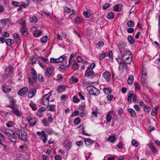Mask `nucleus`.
Instances as JSON below:
<instances>
[{"instance_id":"nucleus-11","label":"nucleus","mask_w":160,"mask_h":160,"mask_svg":"<svg viewBox=\"0 0 160 160\" xmlns=\"http://www.w3.org/2000/svg\"><path fill=\"white\" fill-rule=\"evenodd\" d=\"M27 120L29 122V123L32 127L34 126L36 123V120L34 118H27Z\"/></svg>"},{"instance_id":"nucleus-31","label":"nucleus","mask_w":160,"mask_h":160,"mask_svg":"<svg viewBox=\"0 0 160 160\" xmlns=\"http://www.w3.org/2000/svg\"><path fill=\"white\" fill-rule=\"evenodd\" d=\"M41 139L42 140L44 143H45L47 140V135L46 134H42L41 138Z\"/></svg>"},{"instance_id":"nucleus-64","label":"nucleus","mask_w":160,"mask_h":160,"mask_svg":"<svg viewBox=\"0 0 160 160\" xmlns=\"http://www.w3.org/2000/svg\"><path fill=\"white\" fill-rule=\"evenodd\" d=\"M43 160H49V157L48 156L44 155L42 156Z\"/></svg>"},{"instance_id":"nucleus-8","label":"nucleus","mask_w":160,"mask_h":160,"mask_svg":"<svg viewBox=\"0 0 160 160\" xmlns=\"http://www.w3.org/2000/svg\"><path fill=\"white\" fill-rule=\"evenodd\" d=\"M28 91V89L27 88L24 87L21 89L18 92V94L21 96L26 94Z\"/></svg>"},{"instance_id":"nucleus-46","label":"nucleus","mask_w":160,"mask_h":160,"mask_svg":"<svg viewBox=\"0 0 160 160\" xmlns=\"http://www.w3.org/2000/svg\"><path fill=\"white\" fill-rule=\"evenodd\" d=\"M104 42L102 41H100L99 42L98 44L96 45V48H100L101 47H102L104 45Z\"/></svg>"},{"instance_id":"nucleus-23","label":"nucleus","mask_w":160,"mask_h":160,"mask_svg":"<svg viewBox=\"0 0 160 160\" xmlns=\"http://www.w3.org/2000/svg\"><path fill=\"white\" fill-rule=\"evenodd\" d=\"M5 133L8 136L11 137L12 134L13 133V131L10 129H7L5 131Z\"/></svg>"},{"instance_id":"nucleus-6","label":"nucleus","mask_w":160,"mask_h":160,"mask_svg":"<svg viewBox=\"0 0 160 160\" xmlns=\"http://www.w3.org/2000/svg\"><path fill=\"white\" fill-rule=\"evenodd\" d=\"M19 138L23 140H26L27 139V134L26 132L22 130L18 131Z\"/></svg>"},{"instance_id":"nucleus-25","label":"nucleus","mask_w":160,"mask_h":160,"mask_svg":"<svg viewBox=\"0 0 160 160\" xmlns=\"http://www.w3.org/2000/svg\"><path fill=\"white\" fill-rule=\"evenodd\" d=\"M125 62L127 64H130L132 61V56H128L123 59Z\"/></svg>"},{"instance_id":"nucleus-2","label":"nucleus","mask_w":160,"mask_h":160,"mask_svg":"<svg viewBox=\"0 0 160 160\" xmlns=\"http://www.w3.org/2000/svg\"><path fill=\"white\" fill-rule=\"evenodd\" d=\"M32 79L30 78H28L29 82L32 84L34 82H35L37 79V76L36 72L34 69H32L31 73Z\"/></svg>"},{"instance_id":"nucleus-63","label":"nucleus","mask_w":160,"mask_h":160,"mask_svg":"<svg viewBox=\"0 0 160 160\" xmlns=\"http://www.w3.org/2000/svg\"><path fill=\"white\" fill-rule=\"evenodd\" d=\"M113 98V95H108L107 96V99L109 100V101H111L112 100Z\"/></svg>"},{"instance_id":"nucleus-58","label":"nucleus","mask_w":160,"mask_h":160,"mask_svg":"<svg viewBox=\"0 0 160 160\" xmlns=\"http://www.w3.org/2000/svg\"><path fill=\"white\" fill-rule=\"evenodd\" d=\"M42 122L45 126H48L49 125L48 122L45 119L43 120L42 121Z\"/></svg>"},{"instance_id":"nucleus-16","label":"nucleus","mask_w":160,"mask_h":160,"mask_svg":"<svg viewBox=\"0 0 160 160\" xmlns=\"http://www.w3.org/2000/svg\"><path fill=\"white\" fill-rule=\"evenodd\" d=\"M104 78L107 81H109L111 77V74L108 72H105L103 74Z\"/></svg>"},{"instance_id":"nucleus-47","label":"nucleus","mask_w":160,"mask_h":160,"mask_svg":"<svg viewBox=\"0 0 160 160\" xmlns=\"http://www.w3.org/2000/svg\"><path fill=\"white\" fill-rule=\"evenodd\" d=\"M13 37L14 38V39L17 41L18 42V41L19 39H20V35L19 34L15 33L13 34Z\"/></svg>"},{"instance_id":"nucleus-49","label":"nucleus","mask_w":160,"mask_h":160,"mask_svg":"<svg viewBox=\"0 0 160 160\" xmlns=\"http://www.w3.org/2000/svg\"><path fill=\"white\" fill-rule=\"evenodd\" d=\"M110 6V4L108 3H105L104 4L102 7V8L103 10H106Z\"/></svg>"},{"instance_id":"nucleus-35","label":"nucleus","mask_w":160,"mask_h":160,"mask_svg":"<svg viewBox=\"0 0 160 160\" xmlns=\"http://www.w3.org/2000/svg\"><path fill=\"white\" fill-rule=\"evenodd\" d=\"M19 136L18 135V133L15 132H14L13 131V133L12 134L11 137L12 138L16 139L19 138Z\"/></svg>"},{"instance_id":"nucleus-13","label":"nucleus","mask_w":160,"mask_h":160,"mask_svg":"<svg viewBox=\"0 0 160 160\" xmlns=\"http://www.w3.org/2000/svg\"><path fill=\"white\" fill-rule=\"evenodd\" d=\"M12 88V87L11 85L4 84L3 87V90L4 92H6L11 90Z\"/></svg>"},{"instance_id":"nucleus-42","label":"nucleus","mask_w":160,"mask_h":160,"mask_svg":"<svg viewBox=\"0 0 160 160\" xmlns=\"http://www.w3.org/2000/svg\"><path fill=\"white\" fill-rule=\"evenodd\" d=\"M127 24L129 27H132L134 26V23L132 21H129L127 22Z\"/></svg>"},{"instance_id":"nucleus-44","label":"nucleus","mask_w":160,"mask_h":160,"mask_svg":"<svg viewBox=\"0 0 160 160\" xmlns=\"http://www.w3.org/2000/svg\"><path fill=\"white\" fill-rule=\"evenodd\" d=\"M143 109L144 111L146 112H149L150 110V108L145 104L143 105Z\"/></svg>"},{"instance_id":"nucleus-52","label":"nucleus","mask_w":160,"mask_h":160,"mask_svg":"<svg viewBox=\"0 0 160 160\" xmlns=\"http://www.w3.org/2000/svg\"><path fill=\"white\" fill-rule=\"evenodd\" d=\"M132 146H133L135 147H137L138 146V143L135 139L132 140Z\"/></svg>"},{"instance_id":"nucleus-17","label":"nucleus","mask_w":160,"mask_h":160,"mask_svg":"<svg viewBox=\"0 0 160 160\" xmlns=\"http://www.w3.org/2000/svg\"><path fill=\"white\" fill-rule=\"evenodd\" d=\"M132 55V53L129 51H125L122 55V58L123 59H124L125 58L128 56H130Z\"/></svg>"},{"instance_id":"nucleus-19","label":"nucleus","mask_w":160,"mask_h":160,"mask_svg":"<svg viewBox=\"0 0 160 160\" xmlns=\"http://www.w3.org/2000/svg\"><path fill=\"white\" fill-rule=\"evenodd\" d=\"M9 107L11 108L14 114L18 116H20L21 115V113L19 111L16 109L13 106H9Z\"/></svg>"},{"instance_id":"nucleus-1","label":"nucleus","mask_w":160,"mask_h":160,"mask_svg":"<svg viewBox=\"0 0 160 160\" xmlns=\"http://www.w3.org/2000/svg\"><path fill=\"white\" fill-rule=\"evenodd\" d=\"M86 89L90 94L93 96H97L100 93L98 89L92 85L88 86Z\"/></svg>"},{"instance_id":"nucleus-7","label":"nucleus","mask_w":160,"mask_h":160,"mask_svg":"<svg viewBox=\"0 0 160 160\" xmlns=\"http://www.w3.org/2000/svg\"><path fill=\"white\" fill-rule=\"evenodd\" d=\"M132 97H133V101L136 102L137 101V96L135 95H133L132 91H130L129 92L128 97V102H131Z\"/></svg>"},{"instance_id":"nucleus-32","label":"nucleus","mask_w":160,"mask_h":160,"mask_svg":"<svg viewBox=\"0 0 160 160\" xmlns=\"http://www.w3.org/2000/svg\"><path fill=\"white\" fill-rule=\"evenodd\" d=\"M133 80V77L132 75H130L128 79V82L129 84H132Z\"/></svg>"},{"instance_id":"nucleus-18","label":"nucleus","mask_w":160,"mask_h":160,"mask_svg":"<svg viewBox=\"0 0 160 160\" xmlns=\"http://www.w3.org/2000/svg\"><path fill=\"white\" fill-rule=\"evenodd\" d=\"M36 90L33 89L29 91V93L28 94V97L29 98H32L36 94Z\"/></svg>"},{"instance_id":"nucleus-50","label":"nucleus","mask_w":160,"mask_h":160,"mask_svg":"<svg viewBox=\"0 0 160 160\" xmlns=\"http://www.w3.org/2000/svg\"><path fill=\"white\" fill-rule=\"evenodd\" d=\"M107 54L106 53L101 54L99 58V59L100 61H102V59L107 55Z\"/></svg>"},{"instance_id":"nucleus-54","label":"nucleus","mask_w":160,"mask_h":160,"mask_svg":"<svg viewBox=\"0 0 160 160\" xmlns=\"http://www.w3.org/2000/svg\"><path fill=\"white\" fill-rule=\"evenodd\" d=\"M30 105L33 110H36V105L33 102H32L30 103Z\"/></svg>"},{"instance_id":"nucleus-41","label":"nucleus","mask_w":160,"mask_h":160,"mask_svg":"<svg viewBox=\"0 0 160 160\" xmlns=\"http://www.w3.org/2000/svg\"><path fill=\"white\" fill-rule=\"evenodd\" d=\"M83 14L86 18H89L91 16V14L88 11L84 12Z\"/></svg>"},{"instance_id":"nucleus-45","label":"nucleus","mask_w":160,"mask_h":160,"mask_svg":"<svg viewBox=\"0 0 160 160\" xmlns=\"http://www.w3.org/2000/svg\"><path fill=\"white\" fill-rule=\"evenodd\" d=\"M6 125L7 127L10 128L13 126L14 123L12 121H9L6 123Z\"/></svg>"},{"instance_id":"nucleus-12","label":"nucleus","mask_w":160,"mask_h":160,"mask_svg":"<svg viewBox=\"0 0 160 160\" xmlns=\"http://www.w3.org/2000/svg\"><path fill=\"white\" fill-rule=\"evenodd\" d=\"M148 146L153 152L155 153L156 152V149L154 147V144L152 142H150L148 144Z\"/></svg>"},{"instance_id":"nucleus-26","label":"nucleus","mask_w":160,"mask_h":160,"mask_svg":"<svg viewBox=\"0 0 160 160\" xmlns=\"http://www.w3.org/2000/svg\"><path fill=\"white\" fill-rule=\"evenodd\" d=\"M128 111L130 113L131 116L132 117H134L136 115V113L135 110L131 108L128 109Z\"/></svg>"},{"instance_id":"nucleus-43","label":"nucleus","mask_w":160,"mask_h":160,"mask_svg":"<svg viewBox=\"0 0 160 160\" xmlns=\"http://www.w3.org/2000/svg\"><path fill=\"white\" fill-rule=\"evenodd\" d=\"M72 66L73 68H74V70H77L78 68V67L76 62L75 61L72 63Z\"/></svg>"},{"instance_id":"nucleus-34","label":"nucleus","mask_w":160,"mask_h":160,"mask_svg":"<svg viewBox=\"0 0 160 160\" xmlns=\"http://www.w3.org/2000/svg\"><path fill=\"white\" fill-rule=\"evenodd\" d=\"M107 18L108 19H112L114 18V14L113 12H109L107 15Z\"/></svg>"},{"instance_id":"nucleus-21","label":"nucleus","mask_w":160,"mask_h":160,"mask_svg":"<svg viewBox=\"0 0 160 160\" xmlns=\"http://www.w3.org/2000/svg\"><path fill=\"white\" fill-rule=\"evenodd\" d=\"M48 111L54 112L55 111L56 105H48V106L46 107Z\"/></svg>"},{"instance_id":"nucleus-59","label":"nucleus","mask_w":160,"mask_h":160,"mask_svg":"<svg viewBox=\"0 0 160 160\" xmlns=\"http://www.w3.org/2000/svg\"><path fill=\"white\" fill-rule=\"evenodd\" d=\"M39 59L40 60L43 61L45 62H48L49 61L48 59L47 58H45L43 57H41L39 58Z\"/></svg>"},{"instance_id":"nucleus-37","label":"nucleus","mask_w":160,"mask_h":160,"mask_svg":"<svg viewBox=\"0 0 160 160\" xmlns=\"http://www.w3.org/2000/svg\"><path fill=\"white\" fill-rule=\"evenodd\" d=\"M128 40L130 44H133L134 42V40L132 39L131 35L128 36Z\"/></svg>"},{"instance_id":"nucleus-10","label":"nucleus","mask_w":160,"mask_h":160,"mask_svg":"<svg viewBox=\"0 0 160 160\" xmlns=\"http://www.w3.org/2000/svg\"><path fill=\"white\" fill-rule=\"evenodd\" d=\"M53 69L52 68H48L45 71L46 76L48 77H50L53 72Z\"/></svg>"},{"instance_id":"nucleus-24","label":"nucleus","mask_w":160,"mask_h":160,"mask_svg":"<svg viewBox=\"0 0 160 160\" xmlns=\"http://www.w3.org/2000/svg\"><path fill=\"white\" fill-rule=\"evenodd\" d=\"M1 22L2 24H4L5 25L7 24L9 25L11 23V20L9 18H7L4 19L2 20Z\"/></svg>"},{"instance_id":"nucleus-15","label":"nucleus","mask_w":160,"mask_h":160,"mask_svg":"<svg viewBox=\"0 0 160 160\" xmlns=\"http://www.w3.org/2000/svg\"><path fill=\"white\" fill-rule=\"evenodd\" d=\"M84 142L86 146H88L93 143V140L89 138H85L84 139Z\"/></svg>"},{"instance_id":"nucleus-60","label":"nucleus","mask_w":160,"mask_h":160,"mask_svg":"<svg viewBox=\"0 0 160 160\" xmlns=\"http://www.w3.org/2000/svg\"><path fill=\"white\" fill-rule=\"evenodd\" d=\"M64 10L65 11L68 13H70L71 12V9L70 8L67 7H66L64 8Z\"/></svg>"},{"instance_id":"nucleus-20","label":"nucleus","mask_w":160,"mask_h":160,"mask_svg":"<svg viewBox=\"0 0 160 160\" xmlns=\"http://www.w3.org/2000/svg\"><path fill=\"white\" fill-rule=\"evenodd\" d=\"M125 62H122V63H120L119 65L118 69L119 71L123 70L124 69H126L127 65L125 64Z\"/></svg>"},{"instance_id":"nucleus-36","label":"nucleus","mask_w":160,"mask_h":160,"mask_svg":"<svg viewBox=\"0 0 160 160\" xmlns=\"http://www.w3.org/2000/svg\"><path fill=\"white\" fill-rule=\"evenodd\" d=\"M115 136H112L109 137L108 140L110 142H113L115 140Z\"/></svg>"},{"instance_id":"nucleus-56","label":"nucleus","mask_w":160,"mask_h":160,"mask_svg":"<svg viewBox=\"0 0 160 160\" xmlns=\"http://www.w3.org/2000/svg\"><path fill=\"white\" fill-rule=\"evenodd\" d=\"M79 114V112L78 110L76 111L73 112L72 114V117H74L78 115Z\"/></svg>"},{"instance_id":"nucleus-51","label":"nucleus","mask_w":160,"mask_h":160,"mask_svg":"<svg viewBox=\"0 0 160 160\" xmlns=\"http://www.w3.org/2000/svg\"><path fill=\"white\" fill-rule=\"evenodd\" d=\"M29 3V0H27L25 2L24 4H22L21 5L22 6H23V8H25L28 5Z\"/></svg>"},{"instance_id":"nucleus-29","label":"nucleus","mask_w":160,"mask_h":160,"mask_svg":"<svg viewBox=\"0 0 160 160\" xmlns=\"http://www.w3.org/2000/svg\"><path fill=\"white\" fill-rule=\"evenodd\" d=\"M21 31L22 33V34L23 35L26 36L28 34V32L27 31V29L26 27H22Z\"/></svg>"},{"instance_id":"nucleus-53","label":"nucleus","mask_w":160,"mask_h":160,"mask_svg":"<svg viewBox=\"0 0 160 160\" xmlns=\"http://www.w3.org/2000/svg\"><path fill=\"white\" fill-rule=\"evenodd\" d=\"M81 121V119L79 118H78L74 120V124L78 125L80 123Z\"/></svg>"},{"instance_id":"nucleus-28","label":"nucleus","mask_w":160,"mask_h":160,"mask_svg":"<svg viewBox=\"0 0 160 160\" xmlns=\"http://www.w3.org/2000/svg\"><path fill=\"white\" fill-rule=\"evenodd\" d=\"M103 90L105 93L107 95L111 94L112 91V90L108 88H104Z\"/></svg>"},{"instance_id":"nucleus-39","label":"nucleus","mask_w":160,"mask_h":160,"mask_svg":"<svg viewBox=\"0 0 160 160\" xmlns=\"http://www.w3.org/2000/svg\"><path fill=\"white\" fill-rule=\"evenodd\" d=\"M48 39V36H45L44 37H43L41 38V42L43 43H46L47 40Z\"/></svg>"},{"instance_id":"nucleus-33","label":"nucleus","mask_w":160,"mask_h":160,"mask_svg":"<svg viewBox=\"0 0 160 160\" xmlns=\"http://www.w3.org/2000/svg\"><path fill=\"white\" fill-rule=\"evenodd\" d=\"M38 21V19L36 16H33L30 18V21L31 23H35Z\"/></svg>"},{"instance_id":"nucleus-61","label":"nucleus","mask_w":160,"mask_h":160,"mask_svg":"<svg viewBox=\"0 0 160 160\" xmlns=\"http://www.w3.org/2000/svg\"><path fill=\"white\" fill-rule=\"evenodd\" d=\"M119 6L118 4H117L113 8V10L116 11H119L118 10Z\"/></svg>"},{"instance_id":"nucleus-38","label":"nucleus","mask_w":160,"mask_h":160,"mask_svg":"<svg viewBox=\"0 0 160 160\" xmlns=\"http://www.w3.org/2000/svg\"><path fill=\"white\" fill-rule=\"evenodd\" d=\"M41 32L39 30L36 31L33 34L35 37H39L41 34Z\"/></svg>"},{"instance_id":"nucleus-40","label":"nucleus","mask_w":160,"mask_h":160,"mask_svg":"<svg viewBox=\"0 0 160 160\" xmlns=\"http://www.w3.org/2000/svg\"><path fill=\"white\" fill-rule=\"evenodd\" d=\"M12 41L13 40L10 39H8L6 40L5 42L8 46H10L13 43Z\"/></svg>"},{"instance_id":"nucleus-4","label":"nucleus","mask_w":160,"mask_h":160,"mask_svg":"<svg viewBox=\"0 0 160 160\" xmlns=\"http://www.w3.org/2000/svg\"><path fill=\"white\" fill-rule=\"evenodd\" d=\"M85 75L88 78H92L95 77L93 71L92 69H90L89 68H88L86 70Z\"/></svg>"},{"instance_id":"nucleus-5","label":"nucleus","mask_w":160,"mask_h":160,"mask_svg":"<svg viewBox=\"0 0 160 160\" xmlns=\"http://www.w3.org/2000/svg\"><path fill=\"white\" fill-rule=\"evenodd\" d=\"M126 46V43L122 42H120L117 45L118 48L121 53H122L125 50Z\"/></svg>"},{"instance_id":"nucleus-27","label":"nucleus","mask_w":160,"mask_h":160,"mask_svg":"<svg viewBox=\"0 0 160 160\" xmlns=\"http://www.w3.org/2000/svg\"><path fill=\"white\" fill-rule=\"evenodd\" d=\"M17 23L20 24L22 27H26L25 22L23 18H22L17 21Z\"/></svg>"},{"instance_id":"nucleus-55","label":"nucleus","mask_w":160,"mask_h":160,"mask_svg":"<svg viewBox=\"0 0 160 160\" xmlns=\"http://www.w3.org/2000/svg\"><path fill=\"white\" fill-rule=\"evenodd\" d=\"M58 60L57 58H51L50 59V62L52 63H58Z\"/></svg>"},{"instance_id":"nucleus-57","label":"nucleus","mask_w":160,"mask_h":160,"mask_svg":"<svg viewBox=\"0 0 160 160\" xmlns=\"http://www.w3.org/2000/svg\"><path fill=\"white\" fill-rule=\"evenodd\" d=\"M12 4L15 7L19 6L20 5V3L18 2H12Z\"/></svg>"},{"instance_id":"nucleus-3","label":"nucleus","mask_w":160,"mask_h":160,"mask_svg":"<svg viewBox=\"0 0 160 160\" xmlns=\"http://www.w3.org/2000/svg\"><path fill=\"white\" fill-rule=\"evenodd\" d=\"M51 96V93H48L43 96L42 98V101L43 104L46 107L48 106L49 102V99Z\"/></svg>"},{"instance_id":"nucleus-48","label":"nucleus","mask_w":160,"mask_h":160,"mask_svg":"<svg viewBox=\"0 0 160 160\" xmlns=\"http://www.w3.org/2000/svg\"><path fill=\"white\" fill-rule=\"evenodd\" d=\"M38 79L40 82H43L44 79L42 76L41 74H38Z\"/></svg>"},{"instance_id":"nucleus-22","label":"nucleus","mask_w":160,"mask_h":160,"mask_svg":"<svg viewBox=\"0 0 160 160\" xmlns=\"http://www.w3.org/2000/svg\"><path fill=\"white\" fill-rule=\"evenodd\" d=\"M65 87L62 85H60L57 88V91L58 93H61L65 91Z\"/></svg>"},{"instance_id":"nucleus-14","label":"nucleus","mask_w":160,"mask_h":160,"mask_svg":"<svg viewBox=\"0 0 160 160\" xmlns=\"http://www.w3.org/2000/svg\"><path fill=\"white\" fill-rule=\"evenodd\" d=\"M113 111H112L109 112L107 114L106 119L107 120V123H109L111 122L112 119V113H113Z\"/></svg>"},{"instance_id":"nucleus-9","label":"nucleus","mask_w":160,"mask_h":160,"mask_svg":"<svg viewBox=\"0 0 160 160\" xmlns=\"http://www.w3.org/2000/svg\"><path fill=\"white\" fill-rule=\"evenodd\" d=\"M145 69L143 68L142 72V76L141 78V80L142 82L144 83L147 79V74L145 72Z\"/></svg>"},{"instance_id":"nucleus-62","label":"nucleus","mask_w":160,"mask_h":160,"mask_svg":"<svg viewBox=\"0 0 160 160\" xmlns=\"http://www.w3.org/2000/svg\"><path fill=\"white\" fill-rule=\"evenodd\" d=\"M77 60L79 62H82V59L81 58V56H78L77 57Z\"/></svg>"},{"instance_id":"nucleus-30","label":"nucleus","mask_w":160,"mask_h":160,"mask_svg":"<svg viewBox=\"0 0 160 160\" xmlns=\"http://www.w3.org/2000/svg\"><path fill=\"white\" fill-rule=\"evenodd\" d=\"M67 58L66 56L62 55L59 58H57L58 61V63L61 62H63L64 60H66Z\"/></svg>"}]
</instances>
